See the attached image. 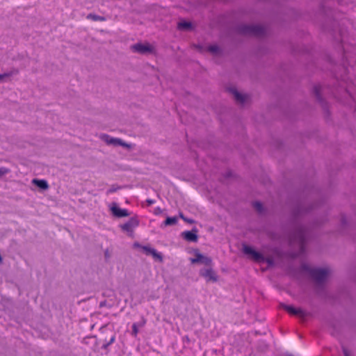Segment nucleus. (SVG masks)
<instances>
[{
  "mask_svg": "<svg viewBox=\"0 0 356 356\" xmlns=\"http://www.w3.org/2000/svg\"><path fill=\"white\" fill-rule=\"evenodd\" d=\"M288 356H293L292 355H289Z\"/></svg>",
  "mask_w": 356,
  "mask_h": 356,
  "instance_id": "nucleus-45",
  "label": "nucleus"
},
{
  "mask_svg": "<svg viewBox=\"0 0 356 356\" xmlns=\"http://www.w3.org/2000/svg\"><path fill=\"white\" fill-rule=\"evenodd\" d=\"M231 175H232V172H228L226 174V177H231Z\"/></svg>",
  "mask_w": 356,
  "mask_h": 356,
  "instance_id": "nucleus-43",
  "label": "nucleus"
},
{
  "mask_svg": "<svg viewBox=\"0 0 356 356\" xmlns=\"http://www.w3.org/2000/svg\"><path fill=\"white\" fill-rule=\"evenodd\" d=\"M196 48H197L200 51H203V49H204V47H203V46H202V45H200V44L197 45V46H196Z\"/></svg>",
  "mask_w": 356,
  "mask_h": 356,
  "instance_id": "nucleus-40",
  "label": "nucleus"
},
{
  "mask_svg": "<svg viewBox=\"0 0 356 356\" xmlns=\"http://www.w3.org/2000/svg\"><path fill=\"white\" fill-rule=\"evenodd\" d=\"M130 49L134 52L141 55L154 54L155 48L149 42H137L130 47Z\"/></svg>",
  "mask_w": 356,
  "mask_h": 356,
  "instance_id": "nucleus-6",
  "label": "nucleus"
},
{
  "mask_svg": "<svg viewBox=\"0 0 356 356\" xmlns=\"http://www.w3.org/2000/svg\"><path fill=\"white\" fill-rule=\"evenodd\" d=\"M227 90L233 95L235 101L241 104H244L248 98V95L241 93L236 88H228Z\"/></svg>",
  "mask_w": 356,
  "mask_h": 356,
  "instance_id": "nucleus-12",
  "label": "nucleus"
},
{
  "mask_svg": "<svg viewBox=\"0 0 356 356\" xmlns=\"http://www.w3.org/2000/svg\"><path fill=\"white\" fill-rule=\"evenodd\" d=\"M87 19H90L94 21H104L105 20V18L104 17H102V16H99V15H97L95 14H92V13L88 14L87 16Z\"/></svg>",
  "mask_w": 356,
  "mask_h": 356,
  "instance_id": "nucleus-24",
  "label": "nucleus"
},
{
  "mask_svg": "<svg viewBox=\"0 0 356 356\" xmlns=\"http://www.w3.org/2000/svg\"><path fill=\"white\" fill-rule=\"evenodd\" d=\"M138 332V327L136 323L132 325V335L136 337Z\"/></svg>",
  "mask_w": 356,
  "mask_h": 356,
  "instance_id": "nucleus-32",
  "label": "nucleus"
},
{
  "mask_svg": "<svg viewBox=\"0 0 356 356\" xmlns=\"http://www.w3.org/2000/svg\"><path fill=\"white\" fill-rule=\"evenodd\" d=\"M115 335H113V336L111 338V339L108 341V344H110V345H111V344H112V343L115 341Z\"/></svg>",
  "mask_w": 356,
  "mask_h": 356,
  "instance_id": "nucleus-37",
  "label": "nucleus"
},
{
  "mask_svg": "<svg viewBox=\"0 0 356 356\" xmlns=\"http://www.w3.org/2000/svg\"><path fill=\"white\" fill-rule=\"evenodd\" d=\"M266 348H267V345H264V348H262V350H264Z\"/></svg>",
  "mask_w": 356,
  "mask_h": 356,
  "instance_id": "nucleus-44",
  "label": "nucleus"
},
{
  "mask_svg": "<svg viewBox=\"0 0 356 356\" xmlns=\"http://www.w3.org/2000/svg\"><path fill=\"white\" fill-rule=\"evenodd\" d=\"M341 225L342 229H345L347 226V220L344 214H342L341 217Z\"/></svg>",
  "mask_w": 356,
  "mask_h": 356,
  "instance_id": "nucleus-29",
  "label": "nucleus"
},
{
  "mask_svg": "<svg viewBox=\"0 0 356 356\" xmlns=\"http://www.w3.org/2000/svg\"><path fill=\"white\" fill-rule=\"evenodd\" d=\"M197 232H198V229L196 227H193L190 231L183 232L181 234V236L186 241L197 242L198 240Z\"/></svg>",
  "mask_w": 356,
  "mask_h": 356,
  "instance_id": "nucleus-11",
  "label": "nucleus"
},
{
  "mask_svg": "<svg viewBox=\"0 0 356 356\" xmlns=\"http://www.w3.org/2000/svg\"><path fill=\"white\" fill-rule=\"evenodd\" d=\"M282 143L281 142H278V143H277V147H278L279 149L282 148Z\"/></svg>",
  "mask_w": 356,
  "mask_h": 356,
  "instance_id": "nucleus-42",
  "label": "nucleus"
},
{
  "mask_svg": "<svg viewBox=\"0 0 356 356\" xmlns=\"http://www.w3.org/2000/svg\"><path fill=\"white\" fill-rule=\"evenodd\" d=\"M323 220H321V221H316L314 223V225L315 226H320L321 224H323Z\"/></svg>",
  "mask_w": 356,
  "mask_h": 356,
  "instance_id": "nucleus-41",
  "label": "nucleus"
},
{
  "mask_svg": "<svg viewBox=\"0 0 356 356\" xmlns=\"http://www.w3.org/2000/svg\"><path fill=\"white\" fill-rule=\"evenodd\" d=\"M13 74V72L0 74V82L5 81L6 79L9 78Z\"/></svg>",
  "mask_w": 356,
  "mask_h": 356,
  "instance_id": "nucleus-27",
  "label": "nucleus"
},
{
  "mask_svg": "<svg viewBox=\"0 0 356 356\" xmlns=\"http://www.w3.org/2000/svg\"><path fill=\"white\" fill-rule=\"evenodd\" d=\"M8 172H10V169L5 168V167L0 168V177H2L3 175H6Z\"/></svg>",
  "mask_w": 356,
  "mask_h": 356,
  "instance_id": "nucleus-31",
  "label": "nucleus"
},
{
  "mask_svg": "<svg viewBox=\"0 0 356 356\" xmlns=\"http://www.w3.org/2000/svg\"><path fill=\"white\" fill-rule=\"evenodd\" d=\"M301 270L303 272L308 273L309 276L311 275L314 268H311L309 265L306 264H302L300 266Z\"/></svg>",
  "mask_w": 356,
  "mask_h": 356,
  "instance_id": "nucleus-25",
  "label": "nucleus"
},
{
  "mask_svg": "<svg viewBox=\"0 0 356 356\" xmlns=\"http://www.w3.org/2000/svg\"><path fill=\"white\" fill-rule=\"evenodd\" d=\"M146 203L148 206H150L152 204H153L154 203V200H152V199H147L146 200Z\"/></svg>",
  "mask_w": 356,
  "mask_h": 356,
  "instance_id": "nucleus-35",
  "label": "nucleus"
},
{
  "mask_svg": "<svg viewBox=\"0 0 356 356\" xmlns=\"http://www.w3.org/2000/svg\"><path fill=\"white\" fill-rule=\"evenodd\" d=\"M32 184L42 191H46L49 187L48 182L44 179H33Z\"/></svg>",
  "mask_w": 356,
  "mask_h": 356,
  "instance_id": "nucleus-15",
  "label": "nucleus"
},
{
  "mask_svg": "<svg viewBox=\"0 0 356 356\" xmlns=\"http://www.w3.org/2000/svg\"><path fill=\"white\" fill-rule=\"evenodd\" d=\"M337 26V22L333 20V21H331L330 26H328L325 23L323 24V29L325 31L332 33V32L335 31Z\"/></svg>",
  "mask_w": 356,
  "mask_h": 356,
  "instance_id": "nucleus-18",
  "label": "nucleus"
},
{
  "mask_svg": "<svg viewBox=\"0 0 356 356\" xmlns=\"http://www.w3.org/2000/svg\"><path fill=\"white\" fill-rule=\"evenodd\" d=\"M111 211L112 214L117 218L127 217L130 215L128 210L125 209H121L115 202L112 204V206L111 207Z\"/></svg>",
  "mask_w": 356,
  "mask_h": 356,
  "instance_id": "nucleus-13",
  "label": "nucleus"
},
{
  "mask_svg": "<svg viewBox=\"0 0 356 356\" xmlns=\"http://www.w3.org/2000/svg\"><path fill=\"white\" fill-rule=\"evenodd\" d=\"M106 303H107V301L105 300L102 301V302H100L99 307L102 308V307H106Z\"/></svg>",
  "mask_w": 356,
  "mask_h": 356,
  "instance_id": "nucleus-36",
  "label": "nucleus"
},
{
  "mask_svg": "<svg viewBox=\"0 0 356 356\" xmlns=\"http://www.w3.org/2000/svg\"><path fill=\"white\" fill-rule=\"evenodd\" d=\"M104 257L106 259H108L110 257V254L108 252V250H106L105 252H104Z\"/></svg>",
  "mask_w": 356,
  "mask_h": 356,
  "instance_id": "nucleus-38",
  "label": "nucleus"
},
{
  "mask_svg": "<svg viewBox=\"0 0 356 356\" xmlns=\"http://www.w3.org/2000/svg\"><path fill=\"white\" fill-rule=\"evenodd\" d=\"M342 351H343L344 356H350V353L349 350L344 346H342Z\"/></svg>",
  "mask_w": 356,
  "mask_h": 356,
  "instance_id": "nucleus-33",
  "label": "nucleus"
},
{
  "mask_svg": "<svg viewBox=\"0 0 356 356\" xmlns=\"http://www.w3.org/2000/svg\"><path fill=\"white\" fill-rule=\"evenodd\" d=\"M139 225V220L137 217H131L127 222L120 225L122 230L128 233H133L134 228Z\"/></svg>",
  "mask_w": 356,
  "mask_h": 356,
  "instance_id": "nucleus-10",
  "label": "nucleus"
},
{
  "mask_svg": "<svg viewBox=\"0 0 356 356\" xmlns=\"http://www.w3.org/2000/svg\"><path fill=\"white\" fill-rule=\"evenodd\" d=\"M154 260L162 262L163 261V257L161 252H159L154 248L152 251L151 254Z\"/></svg>",
  "mask_w": 356,
  "mask_h": 356,
  "instance_id": "nucleus-21",
  "label": "nucleus"
},
{
  "mask_svg": "<svg viewBox=\"0 0 356 356\" xmlns=\"http://www.w3.org/2000/svg\"><path fill=\"white\" fill-rule=\"evenodd\" d=\"M162 213V209L160 207H156L154 210V214L159 215Z\"/></svg>",
  "mask_w": 356,
  "mask_h": 356,
  "instance_id": "nucleus-34",
  "label": "nucleus"
},
{
  "mask_svg": "<svg viewBox=\"0 0 356 356\" xmlns=\"http://www.w3.org/2000/svg\"><path fill=\"white\" fill-rule=\"evenodd\" d=\"M207 51L214 56H220L222 53V49L217 44L208 46Z\"/></svg>",
  "mask_w": 356,
  "mask_h": 356,
  "instance_id": "nucleus-17",
  "label": "nucleus"
},
{
  "mask_svg": "<svg viewBox=\"0 0 356 356\" xmlns=\"http://www.w3.org/2000/svg\"><path fill=\"white\" fill-rule=\"evenodd\" d=\"M208 267V268H203L200 269L199 273L200 275L204 277L207 282H216L218 280V275L211 266Z\"/></svg>",
  "mask_w": 356,
  "mask_h": 356,
  "instance_id": "nucleus-9",
  "label": "nucleus"
},
{
  "mask_svg": "<svg viewBox=\"0 0 356 356\" xmlns=\"http://www.w3.org/2000/svg\"><path fill=\"white\" fill-rule=\"evenodd\" d=\"M134 245L135 246H138V247H140L143 250V252L146 254V255H150L151 253H152V251L153 250L154 248H151L150 246L149 245H140L139 243H134Z\"/></svg>",
  "mask_w": 356,
  "mask_h": 356,
  "instance_id": "nucleus-23",
  "label": "nucleus"
},
{
  "mask_svg": "<svg viewBox=\"0 0 356 356\" xmlns=\"http://www.w3.org/2000/svg\"><path fill=\"white\" fill-rule=\"evenodd\" d=\"M177 28L181 31H191L193 29V25L191 22L182 20L178 23Z\"/></svg>",
  "mask_w": 356,
  "mask_h": 356,
  "instance_id": "nucleus-16",
  "label": "nucleus"
},
{
  "mask_svg": "<svg viewBox=\"0 0 356 356\" xmlns=\"http://www.w3.org/2000/svg\"><path fill=\"white\" fill-rule=\"evenodd\" d=\"M178 218L176 216L169 217L168 216L163 221V225L164 226H171L177 223Z\"/></svg>",
  "mask_w": 356,
  "mask_h": 356,
  "instance_id": "nucleus-19",
  "label": "nucleus"
},
{
  "mask_svg": "<svg viewBox=\"0 0 356 356\" xmlns=\"http://www.w3.org/2000/svg\"><path fill=\"white\" fill-rule=\"evenodd\" d=\"M120 146L125 147V148H127L128 149H130L132 148V145L131 144L127 143L126 142H124L122 140H121V141H120Z\"/></svg>",
  "mask_w": 356,
  "mask_h": 356,
  "instance_id": "nucleus-30",
  "label": "nucleus"
},
{
  "mask_svg": "<svg viewBox=\"0 0 356 356\" xmlns=\"http://www.w3.org/2000/svg\"><path fill=\"white\" fill-rule=\"evenodd\" d=\"M324 200L320 196L319 190L311 185L307 186L299 195L298 200L290 209L288 220L289 236L291 242L298 243L303 252L312 235L311 228L301 222V218L321 206Z\"/></svg>",
  "mask_w": 356,
  "mask_h": 356,
  "instance_id": "nucleus-1",
  "label": "nucleus"
},
{
  "mask_svg": "<svg viewBox=\"0 0 356 356\" xmlns=\"http://www.w3.org/2000/svg\"><path fill=\"white\" fill-rule=\"evenodd\" d=\"M280 307L284 309L288 314L292 316H298L301 318H305L309 315L308 312L301 308H296L293 305H288L284 303H280Z\"/></svg>",
  "mask_w": 356,
  "mask_h": 356,
  "instance_id": "nucleus-8",
  "label": "nucleus"
},
{
  "mask_svg": "<svg viewBox=\"0 0 356 356\" xmlns=\"http://www.w3.org/2000/svg\"><path fill=\"white\" fill-rule=\"evenodd\" d=\"M330 271L327 268H314L310 277L315 282L316 286L318 289H323L324 284L328 277Z\"/></svg>",
  "mask_w": 356,
  "mask_h": 356,
  "instance_id": "nucleus-4",
  "label": "nucleus"
},
{
  "mask_svg": "<svg viewBox=\"0 0 356 356\" xmlns=\"http://www.w3.org/2000/svg\"><path fill=\"white\" fill-rule=\"evenodd\" d=\"M109 346H110V344H108V342H106V343H105L104 344H103V346H102V348L103 349L106 350V349H107V348H108V347Z\"/></svg>",
  "mask_w": 356,
  "mask_h": 356,
  "instance_id": "nucleus-39",
  "label": "nucleus"
},
{
  "mask_svg": "<svg viewBox=\"0 0 356 356\" xmlns=\"http://www.w3.org/2000/svg\"><path fill=\"white\" fill-rule=\"evenodd\" d=\"M179 217L185 222L189 223V224H193L195 222V221L193 220V219H191V218H186V216H184V215L180 212L179 213Z\"/></svg>",
  "mask_w": 356,
  "mask_h": 356,
  "instance_id": "nucleus-26",
  "label": "nucleus"
},
{
  "mask_svg": "<svg viewBox=\"0 0 356 356\" xmlns=\"http://www.w3.org/2000/svg\"><path fill=\"white\" fill-rule=\"evenodd\" d=\"M121 186L113 184L111 186V187L108 190L107 194L113 193L114 192H116L118 190L120 189Z\"/></svg>",
  "mask_w": 356,
  "mask_h": 356,
  "instance_id": "nucleus-28",
  "label": "nucleus"
},
{
  "mask_svg": "<svg viewBox=\"0 0 356 356\" xmlns=\"http://www.w3.org/2000/svg\"><path fill=\"white\" fill-rule=\"evenodd\" d=\"M194 258H190L191 264H202L207 266H212V259L211 257L204 256L200 252L199 249L196 248L193 250Z\"/></svg>",
  "mask_w": 356,
  "mask_h": 356,
  "instance_id": "nucleus-7",
  "label": "nucleus"
},
{
  "mask_svg": "<svg viewBox=\"0 0 356 356\" xmlns=\"http://www.w3.org/2000/svg\"><path fill=\"white\" fill-rule=\"evenodd\" d=\"M100 138L102 141L108 145H113L114 147L120 146V143L122 139L118 138H113L106 134H103L100 136Z\"/></svg>",
  "mask_w": 356,
  "mask_h": 356,
  "instance_id": "nucleus-14",
  "label": "nucleus"
},
{
  "mask_svg": "<svg viewBox=\"0 0 356 356\" xmlns=\"http://www.w3.org/2000/svg\"><path fill=\"white\" fill-rule=\"evenodd\" d=\"M252 205L255 210L259 213H262L265 211L264 207L261 202L255 201L253 202Z\"/></svg>",
  "mask_w": 356,
  "mask_h": 356,
  "instance_id": "nucleus-22",
  "label": "nucleus"
},
{
  "mask_svg": "<svg viewBox=\"0 0 356 356\" xmlns=\"http://www.w3.org/2000/svg\"><path fill=\"white\" fill-rule=\"evenodd\" d=\"M322 86L321 84H316L312 88V95L316 101L321 105L322 109L327 116L330 115L329 104L327 102L323 97L322 95Z\"/></svg>",
  "mask_w": 356,
  "mask_h": 356,
  "instance_id": "nucleus-5",
  "label": "nucleus"
},
{
  "mask_svg": "<svg viewBox=\"0 0 356 356\" xmlns=\"http://www.w3.org/2000/svg\"><path fill=\"white\" fill-rule=\"evenodd\" d=\"M154 260L162 262L163 261V257L161 252H159L154 248L152 251L151 254Z\"/></svg>",
  "mask_w": 356,
  "mask_h": 356,
  "instance_id": "nucleus-20",
  "label": "nucleus"
},
{
  "mask_svg": "<svg viewBox=\"0 0 356 356\" xmlns=\"http://www.w3.org/2000/svg\"><path fill=\"white\" fill-rule=\"evenodd\" d=\"M236 32L242 35L264 37L266 31L264 26L259 24H239L235 28Z\"/></svg>",
  "mask_w": 356,
  "mask_h": 356,
  "instance_id": "nucleus-3",
  "label": "nucleus"
},
{
  "mask_svg": "<svg viewBox=\"0 0 356 356\" xmlns=\"http://www.w3.org/2000/svg\"><path fill=\"white\" fill-rule=\"evenodd\" d=\"M242 251L243 254L248 255L256 262L266 263L268 268L274 267L275 266L273 257H266L261 252L256 250L251 245L243 243Z\"/></svg>",
  "mask_w": 356,
  "mask_h": 356,
  "instance_id": "nucleus-2",
  "label": "nucleus"
}]
</instances>
